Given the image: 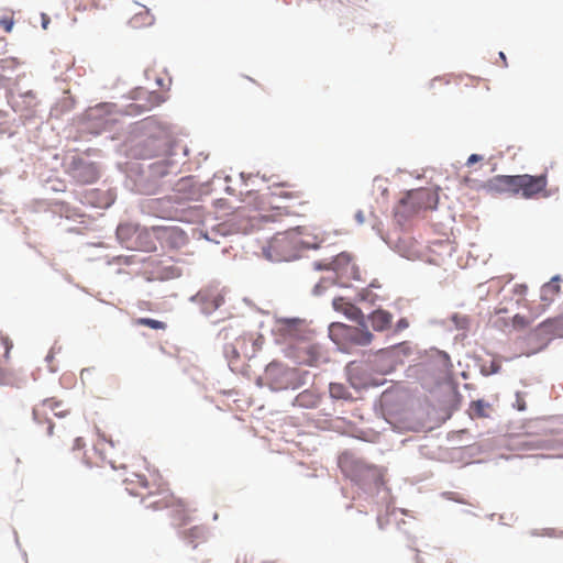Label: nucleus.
Returning a JSON list of instances; mask_svg holds the SVG:
<instances>
[{
  "label": "nucleus",
  "mask_w": 563,
  "mask_h": 563,
  "mask_svg": "<svg viewBox=\"0 0 563 563\" xmlns=\"http://www.w3.org/2000/svg\"><path fill=\"white\" fill-rule=\"evenodd\" d=\"M339 1L342 2V3H345V2L346 3H351V2H353L352 0H339Z\"/></svg>",
  "instance_id": "33"
},
{
  "label": "nucleus",
  "mask_w": 563,
  "mask_h": 563,
  "mask_svg": "<svg viewBox=\"0 0 563 563\" xmlns=\"http://www.w3.org/2000/svg\"><path fill=\"white\" fill-rule=\"evenodd\" d=\"M13 18L12 16H3L0 19V26L7 32L10 33L13 29Z\"/></svg>",
  "instance_id": "23"
},
{
  "label": "nucleus",
  "mask_w": 563,
  "mask_h": 563,
  "mask_svg": "<svg viewBox=\"0 0 563 563\" xmlns=\"http://www.w3.org/2000/svg\"><path fill=\"white\" fill-rule=\"evenodd\" d=\"M548 186L547 174L532 176L528 174L516 175V196L521 195L525 199L536 198L543 192Z\"/></svg>",
  "instance_id": "6"
},
{
  "label": "nucleus",
  "mask_w": 563,
  "mask_h": 563,
  "mask_svg": "<svg viewBox=\"0 0 563 563\" xmlns=\"http://www.w3.org/2000/svg\"><path fill=\"white\" fill-rule=\"evenodd\" d=\"M540 328L548 333L563 336V314L553 319H548L540 324Z\"/></svg>",
  "instance_id": "18"
},
{
  "label": "nucleus",
  "mask_w": 563,
  "mask_h": 563,
  "mask_svg": "<svg viewBox=\"0 0 563 563\" xmlns=\"http://www.w3.org/2000/svg\"><path fill=\"white\" fill-rule=\"evenodd\" d=\"M245 342V338H238L236 339V345H240L241 343H244Z\"/></svg>",
  "instance_id": "30"
},
{
  "label": "nucleus",
  "mask_w": 563,
  "mask_h": 563,
  "mask_svg": "<svg viewBox=\"0 0 563 563\" xmlns=\"http://www.w3.org/2000/svg\"><path fill=\"white\" fill-rule=\"evenodd\" d=\"M331 397L335 399H344L347 397V390L341 384H330L329 387Z\"/></svg>",
  "instance_id": "21"
},
{
  "label": "nucleus",
  "mask_w": 563,
  "mask_h": 563,
  "mask_svg": "<svg viewBox=\"0 0 563 563\" xmlns=\"http://www.w3.org/2000/svg\"><path fill=\"white\" fill-rule=\"evenodd\" d=\"M318 269H331L344 282L361 279V272L349 253L342 252L328 263H316Z\"/></svg>",
  "instance_id": "5"
},
{
  "label": "nucleus",
  "mask_w": 563,
  "mask_h": 563,
  "mask_svg": "<svg viewBox=\"0 0 563 563\" xmlns=\"http://www.w3.org/2000/svg\"><path fill=\"white\" fill-rule=\"evenodd\" d=\"M49 413L55 417L64 418L70 413V409L56 398H47L42 400L33 408V419L37 423H48L47 434L53 435L54 424L49 419Z\"/></svg>",
  "instance_id": "4"
},
{
  "label": "nucleus",
  "mask_w": 563,
  "mask_h": 563,
  "mask_svg": "<svg viewBox=\"0 0 563 563\" xmlns=\"http://www.w3.org/2000/svg\"><path fill=\"white\" fill-rule=\"evenodd\" d=\"M295 371L280 363L272 362L266 366L265 379L274 390L287 389L291 385Z\"/></svg>",
  "instance_id": "8"
},
{
  "label": "nucleus",
  "mask_w": 563,
  "mask_h": 563,
  "mask_svg": "<svg viewBox=\"0 0 563 563\" xmlns=\"http://www.w3.org/2000/svg\"><path fill=\"white\" fill-rule=\"evenodd\" d=\"M49 23V16L45 13H42V26L43 29H47V25Z\"/></svg>",
  "instance_id": "29"
},
{
  "label": "nucleus",
  "mask_w": 563,
  "mask_h": 563,
  "mask_svg": "<svg viewBox=\"0 0 563 563\" xmlns=\"http://www.w3.org/2000/svg\"><path fill=\"white\" fill-rule=\"evenodd\" d=\"M292 232L298 249H317L324 241L322 234L311 233L307 228H298Z\"/></svg>",
  "instance_id": "13"
},
{
  "label": "nucleus",
  "mask_w": 563,
  "mask_h": 563,
  "mask_svg": "<svg viewBox=\"0 0 563 563\" xmlns=\"http://www.w3.org/2000/svg\"><path fill=\"white\" fill-rule=\"evenodd\" d=\"M71 168L73 177L81 184L95 183L99 177V172L93 163H85L81 159H75Z\"/></svg>",
  "instance_id": "12"
},
{
  "label": "nucleus",
  "mask_w": 563,
  "mask_h": 563,
  "mask_svg": "<svg viewBox=\"0 0 563 563\" xmlns=\"http://www.w3.org/2000/svg\"><path fill=\"white\" fill-rule=\"evenodd\" d=\"M205 313H212L224 301L222 294L217 289H203L197 294Z\"/></svg>",
  "instance_id": "14"
},
{
  "label": "nucleus",
  "mask_w": 563,
  "mask_h": 563,
  "mask_svg": "<svg viewBox=\"0 0 563 563\" xmlns=\"http://www.w3.org/2000/svg\"><path fill=\"white\" fill-rule=\"evenodd\" d=\"M110 10L132 29L146 27L154 22L150 9L135 0H117Z\"/></svg>",
  "instance_id": "2"
},
{
  "label": "nucleus",
  "mask_w": 563,
  "mask_h": 563,
  "mask_svg": "<svg viewBox=\"0 0 563 563\" xmlns=\"http://www.w3.org/2000/svg\"><path fill=\"white\" fill-rule=\"evenodd\" d=\"M408 325H409L408 321H407L406 319H404V318H402V319H400V320L397 322L396 328H397V330H398V331H401V330H404V329L408 328Z\"/></svg>",
  "instance_id": "28"
},
{
  "label": "nucleus",
  "mask_w": 563,
  "mask_h": 563,
  "mask_svg": "<svg viewBox=\"0 0 563 563\" xmlns=\"http://www.w3.org/2000/svg\"><path fill=\"white\" fill-rule=\"evenodd\" d=\"M232 353L234 356H239V353L236 352L235 347L232 349Z\"/></svg>",
  "instance_id": "32"
},
{
  "label": "nucleus",
  "mask_w": 563,
  "mask_h": 563,
  "mask_svg": "<svg viewBox=\"0 0 563 563\" xmlns=\"http://www.w3.org/2000/svg\"><path fill=\"white\" fill-rule=\"evenodd\" d=\"M368 320L374 331L383 332L388 330L393 323V314L383 309L374 310Z\"/></svg>",
  "instance_id": "16"
},
{
  "label": "nucleus",
  "mask_w": 563,
  "mask_h": 563,
  "mask_svg": "<svg viewBox=\"0 0 563 563\" xmlns=\"http://www.w3.org/2000/svg\"><path fill=\"white\" fill-rule=\"evenodd\" d=\"M135 325H144L154 330H165L166 323L151 318H139L133 321Z\"/></svg>",
  "instance_id": "20"
},
{
  "label": "nucleus",
  "mask_w": 563,
  "mask_h": 563,
  "mask_svg": "<svg viewBox=\"0 0 563 563\" xmlns=\"http://www.w3.org/2000/svg\"><path fill=\"white\" fill-rule=\"evenodd\" d=\"M154 509L162 508H176L177 510H185L188 506L187 501L174 496L173 494H164L161 498L150 504Z\"/></svg>",
  "instance_id": "17"
},
{
  "label": "nucleus",
  "mask_w": 563,
  "mask_h": 563,
  "mask_svg": "<svg viewBox=\"0 0 563 563\" xmlns=\"http://www.w3.org/2000/svg\"><path fill=\"white\" fill-rule=\"evenodd\" d=\"M333 308L342 312L349 319L356 321L362 328L351 327L340 322H334L329 328L330 338L341 344L342 341L350 342L356 345H367L369 344L374 335L368 331L364 323V316L362 310L353 305L352 302L345 300L344 298H335L333 300Z\"/></svg>",
  "instance_id": "1"
},
{
  "label": "nucleus",
  "mask_w": 563,
  "mask_h": 563,
  "mask_svg": "<svg viewBox=\"0 0 563 563\" xmlns=\"http://www.w3.org/2000/svg\"><path fill=\"white\" fill-rule=\"evenodd\" d=\"M271 195L273 197L288 200H298V205L301 208H306L309 203L308 200L303 199V191L297 185L290 184L288 181L274 183L271 186Z\"/></svg>",
  "instance_id": "10"
},
{
  "label": "nucleus",
  "mask_w": 563,
  "mask_h": 563,
  "mask_svg": "<svg viewBox=\"0 0 563 563\" xmlns=\"http://www.w3.org/2000/svg\"><path fill=\"white\" fill-rule=\"evenodd\" d=\"M500 58H504V59L506 58L504 53H500Z\"/></svg>",
  "instance_id": "35"
},
{
  "label": "nucleus",
  "mask_w": 563,
  "mask_h": 563,
  "mask_svg": "<svg viewBox=\"0 0 563 563\" xmlns=\"http://www.w3.org/2000/svg\"><path fill=\"white\" fill-rule=\"evenodd\" d=\"M490 405L484 400L472 401L470 406L471 418H487L489 416Z\"/></svg>",
  "instance_id": "19"
},
{
  "label": "nucleus",
  "mask_w": 563,
  "mask_h": 563,
  "mask_svg": "<svg viewBox=\"0 0 563 563\" xmlns=\"http://www.w3.org/2000/svg\"><path fill=\"white\" fill-rule=\"evenodd\" d=\"M297 251L292 230L276 234L264 249L266 257L275 262L290 261L297 256Z\"/></svg>",
  "instance_id": "3"
},
{
  "label": "nucleus",
  "mask_w": 563,
  "mask_h": 563,
  "mask_svg": "<svg viewBox=\"0 0 563 563\" xmlns=\"http://www.w3.org/2000/svg\"><path fill=\"white\" fill-rule=\"evenodd\" d=\"M483 157L478 154H472L468 158H467V165L471 166L479 161H482Z\"/></svg>",
  "instance_id": "27"
},
{
  "label": "nucleus",
  "mask_w": 563,
  "mask_h": 563,
  "mask_svg": "<svg viewBox=\"0 0 563 563\" xmlns=\"http://www.w3.org/2000/svg\"><path fill=\"white\" fill-rule=\"evenodd\" d=\"M154 98H155V101L153 102V104H159L161 100L158 98V95H155Z\"/></svg>",
  "instance_id": "31"
},
{
  "label": "nucleus",
  "mask_w": 563,
  "mask_h": 563,
  "mask_svg": "<svg viewBox=\"0 0 563 563\" xmlns=\"http://www.w3.org/2000/svg\"><path fill=\"white\" fill-rule=\"evenodd\" d=\"M484 188L489 194H509L516 196V175H497L488 179Z\"/></svg>",
  "instance_id": "11"
},
{
  "label": "nucleus",
  "mask_w": 563,
  "mask_h": 563,
  "mask_svg": "<svg viewBox=\"0 0 563 563\" xmlns=\"http://www.w3.org/2000/svg\"><path fill=\"white\" fill-rule=\"evenodd\" d=\"M86 372H88V371H87V369L81 371V374H80V375H81V377L84 376V374H85Z\"/></svg>",
  "instance_id": "34"
},
{
  "label": "nucleus",
  "mask_w": 563,
  "mask_h": 563,
  "mask_svg": "<svg viewBox=\"0 0 563 563\" xmlns=\"http://www.w3.org/2000/svg\"><path fill=\"white\" fill-rule=\"evenodd\" d=\"M531 319H527L526 317H522L520 314H516L512 319V325L516 329H523L528 327L531 323Z\"/></svg>",
  "instance_id": "22"
},
{
  "label": "nucleus",
  "mask_w": 563,
  "mask_h": 563,
  "mask_svg": "<svg viewBox=\"0 0 563 563\" xmlns=\"http://www.w3.org/2000/svg\"><path fill=\"white\" fill-rule=\"evenodd\" d=\"M117 0H92L96 8L110 9Z\"/></svg>",
  "instance_id": "24"
},
{
  "label": "nucleus",
  "mask_w": 563,
  "mask_h": 563,
  "mask_svg": "<svg viewBox=\"0 0 563 563\" xmlns=\"http://www.w3.org/2000/svg\"><path fill=\"white\" fill-rule=\"evenodd\" d=\"M126 490L133 496H140L144 498L147 495H152L153 492L150 489L151 485L144 475L134 474L133 478L126 479Z\"/></svg>",
  "instance_id": "15"
},
{
  "label": "nucleus",
  "mask_w": 563,
  "mask_h": 563,
  "mask_svg": "<svg viewBox=\"0 0 563 563\" xmlns=\"http://www.w3.org/2000/svg\"><path fill=\"white\" fill-rule=\"evenodd\" d=\"M561 294H563V279L560 275H555L550 282L541 286L540 305L536 308H530L533 318L544 312Z\"/></svg>",
  "instance_id": "7"
},
{
  "label": "nucleus",
  "mask_w": 563,
  "mask_h": 563,
  "mask_svg": "<svg viewBox=\"0 0 563 563\" xmlns=\"http://www.w3.org/2000/svg\"><path fill=\"white\" fill-rule=\"evenodd\" d=\"M439 202L438 192L429 188H419L408 192L407 197L401 200L404 206H411L420 209H435Z\"/></svg>",
  "instance_id": "9"
},
{
  "label": "nucleus",
  "mask_w": 563,
  "mask_h": 563,
  "mask_svg": "<svg viewBox=\"0 0 563 563\" xmlns=\"http://www.w3.org/2000/svg\"><path fill=\"white\" fill-rule=\"evenodd\" d=\"M512 291L519 298H523L528 291V287L525 284H516L512 288Z\"/></svg>",
  "instance_id": "25"
},
{
  "label": "nucleus",
  "mask_w": 563,
  "mask_h": 563,
  "mask_svg": "<svg viewBox=\"0 0 563 563\" xmlns=\"http://www.w3.org/2000/svg\"><path fill=\"white\" fill-rule=\"evenodd\" d=\"M106 444H109L111 448H113V446H114L113 441H112V440H107V439H106V437L102 434V435L100 437V439L98 440V442L96 443L95 449H96V450H98V449L103 450V449H104V446H106Z\"/></svg>",
  "instance_id": "26"
}]
</instances>
